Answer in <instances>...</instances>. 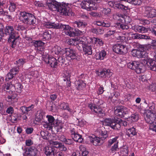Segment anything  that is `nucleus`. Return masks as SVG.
I'll use <instances>...</instances> for the list:
<instances>
[{"label":"nucleus","instance_id":"obj_1","mask_svg":"<svg viewBox=\"0 0 156 156\" xmlns=\"http://www.w3.org/2000/svg\"><path fill=\"white\" fill-rule=\"evenodd\" d=\"M19 19L20 22L28 25L35 26L37 24L36 19L32 14L25 11L20 12Z\"/></svg>","mask_w":156,"mask_h":156},{"label":"nucleus","instance_id":"obj_2","mask_svg":"<svg viewBox=\"0 0 156 156\" xmlns=\"http://www.w3.org/2000/svg\"><path fill=\"white\" fill-rule=\"evenodd\" d=\"M128 67L132 70H133L138 74L143 73L145 69L144 64L138 61H132L127 63Z\"/></svg>","mask_w":156,"mask_h":156},{"label":"nucleus","instance_id":"obj_3","mask_svg":"<svg viewBox=\"0 0 156 156\" xmlns=\"http://www.w3.org/2000/svg\"><path fill=\"white\" fill-rule=\"evenodd\" d=\"M114 109L115 114L121 118L124 117L125 115L128 114L130 112L129 109L123 106L115 107Z\"/></svg>","mask_w":156,"mask_h":156},{"label":"nucleus","instance_id":"obj_4","mask_svg":"<svg viewBox=\"0 0 156 156\" xmlns=\"http://www.w3.org/2000/svg\"><path fill=\"white\" fill-rule=\"evenodd\" d=\"M57 29L64 31L66 35L70 37H73L75 35V33L73 31V28L68 25H63L61 23H58Z\"/></svg>","mask_w":156,"mask_h":156},{"label":"nucleus","instance_id":"obj_5","mask_svg":"<svg viewBox=\"0 0 156 156\" xmlns=\"http://www.w3.org/2000/svg\"><path fill=\"white\" fill-rule=\"evenodd\" d=\"M57 11L63 15L69 16L71 14V10L66 4L59 3Z\"/></svg>","mask_w":156,"mask_h":156},{"label":"nucleus","instance_id":"obj_6","mask_svg":"<svg viewBox=\"0 0 156 156\" xmlns=\"http://www.w3.org/2000/svg\"><path fill=\"white\" fill-rule=\"evenodd\" d=\"M103 123L106 126H110L112 128L114 129L118 130L120 128V125L117 124V120H115L111 118L106 119Z\"/></svg>","mask_w":156,"mask_h":156},{"label":"nucleus","instance_id":"obj_7","mask_svg":"<svg viewBox=\"0 0 156 156\" xmlns=\"http://www.w3.org/2000/svg\"><path fill=\"white\" fill-rule=\"evenodd\" d=\"M112 49L114 52L120 55H123L127 52V48L126 46L120 44L114 45Z\"/></svg>","mask_w":156,"mask_h":156},{"label":"nucleus","instance_id":"obj_8","mask_svg":"<svg viewBox=\"0 0 156 156\" xmlns=\"http://www.w3.org/2000/svg\"><path fill=\"white\" fill-rule=\"evenodd\" d=\"M145 119L147 122L150 124L156 121L155 113L150 112L147 111L145 112L144 114Z\"/></svg>","mask_w":156,"mask_h":156},{"label":"nucleus","instance_id":"obj_9","mask_svg":"<svg viewBox=\"0 0 156 156\" xmlns=\"http://www.w3.org/2000/svg\"><path fill=\"white\" fill-rule=\"evenodd\" d=\"M25 152L23 156H37L38 150L35 147L32 146L24 149Z\"/></svg>","mask_w":156,"mask_h":156},{"label":"nucleus","instance_id":"obj_10","mask_svg":"<svg viewBox=\"0 0 156 156\" xmlns=\"http://www.w3.org/2000/svg\"><path fill=\"white\" fill-rule=\"evenodd\" d=\"M131 55L134 57H137L138 58H145L147 56V53L141 49H133L131 52Z\"/></svg>","mask_w":156,"mask_h":156},{"label":"nucleus","instance_id":"obj_11","mask_svg":"<svg viewBox=\"0 0 156 156\" xmlns=\"http://www.w3.org/2000/svg\"><path fill=\"white\" fill-rule=\"evenodd\" d=\"M119 2L112 1H109L108 2V5L111 7L115 6V7L118 9H120L122 11H126L129 9L128 6H125L121 3V2Z\"/></svg>","mask_w":156,"mask_h":156},{"label":"nucleus","instance_id":"obj_12","mask_svg":"<svg viewBox=\"0 0 156 156\" xmlns=\"http://www.w3.org/2000/svg\"><path fill=\"white\" fill-rule=\"evenodd\" d=\"M55 129L57 132H63L65 131L66 124L62 121L57 120L55 123Z\"/></svg>","mask_w":156,"mask_h":156},{"label":"nucleus","instance_id":"obj_13","mask_svg":"<svg viewBox=\"0 0 156 156\" xmlns=\"http://www.w3.org/2000/svg\"><path fill=\"white\" fill-rule=\"evenodd\" d=\"M145 16L153 18L156 16V10L150 7H146L144 13Z\"/></svg>","mask_w":156,"mask_h":156},{"label":"nucleus","instance_id":"obj_14","mask_svg":"<svg viewBox=\"0 0 156 156\" xmlns=\"http://www.w3.org/2000/svg\"><path fill=\"white\" fill-rule=\"evenodd\" d=\"M4 34L9 36V37L13 38L15 37V31L12 26H6L4 29Z\"/></svg>","mask_w":156,"mask_h":156},{"label":"nucleus","instance_id":"obj_15","mask_svg":"<svg viewBox=\"0 0 156 156\" xmlns=\"http://www.w3.org/2000/svg\"><path fill=\"white\" fill-rule=\"evenodd\" d=\"M89 138L90 142L95 146L101 145L104 143V141L99 137L93 135L90 136Z\"/></svg>","mask_w":156,"mask_h":156},{"label":"nucleus","instance_id":"obj_16","mask_svg":"<svg viewBox=\"0 0 156 156\" xmlns=\"http://www.w3.org/2000/svg\"><path fill=\"white\" fill-rule=\"evenodd\" d=\"M46 3L49 9L53 11H57L59 3L55 1L51 2L50 0H49L47 1Z\"/></svg>","mask_w":156,"mask_h":156},{"label":"nucleus","instance_id":"obj_17","mask_svg":"<svg viewBox=\"0 0 156 156\" xmlns=\"http://www.w3.org/2000/svg\"><path fill=\"white\" fill-rule=\"evenodd\" d=\"M44 61L46 63L49 64L51 67L56 68L57 66V60L55 58L48 57L45 59Z\"/></svg>","mask_w":156,"mask_h":156},{"label":"nucleus","instance_id":"obj_18","mask_svg":"<svg viewBox=\"0 0 156 156\" xmlns=\"http://www.w3.org/2000/svg\"><path fill=\"white\" fill-rule=\"evenodd\" d=\"M88 107L92 111L96 113L101 114L103 113L102 109L98 105H96L92 103L88 105Z\"/></svg>","mask_w":156,"mask_h":156},{"label":"nucleus","instance_id":"obj_19","mask_svg":"<svg viewBox=\"0 0 156 156\" xmlns=\"http://www.w3.org/2000/svg\"><path fill=\"white\" fill-rule=\"evenodd\" d=\"M98 73V75L102 78H110L112 75V73L109 69H103Z\"/></svg>","mask_w":156,"mask_h":156},{"label":"nucleus","instance_id":"obj_20","mask_svg":"<svg viewBox=\"0 0 156 156\" xmlns=\"http://www.w3.org/2000/svg\"><path fill=\"white\" fill-rule=\"evenodd\" d=\"M51 143L53 145V147L56 148H59L61 151H66L67 150V148L61 143L57 141H53Z\"/></svg>","mask_w":156,"mask_h":156},{"label":"nucleus","instance_id":"obj_21","mask_svg":"<svg viewBox=\"0 0 156 156\" xmlns=\"http://www.w3.org/2000/svg\"><path fill=\"white\" fill-rule=\"evenodd\" d=\"M56 152V151L53 147H47L45 148V154L47 156H55Z\"/></svg>","mask_w":156,"mask_h":156},{"label":"nucleus","instance_id":"obj_22","mask_svg":"<svg viewBox=\"0 0 156 156\" xmlns=\"http://www.w3.org/2000/svg\"><path fill=\"white\" fill-rule=\"evenodd\" d=\"M65 52L67 57H70L71 59H74L76 58V54L75 51L73 50L70 48H67Z\"/></svg>","mask_w":156,"mask_h":156},{"label":"nucleus","instance_id":"obj_23","mask_svg":"<svg viewBox=\"0 0 156 156\" xmlns=\"http://www.w3.org/2000/svg\"><path fill=\"white\" fill-rule=\"evenodd\" d=\"M132 37L134 39H150V36L144 34H140L137 33L132 34Z\"/></svg>","mask_w":156,"mask_h":156},{"label":"nucleus","instance_id":"obj_24","mask_svg":"<svg viewBox=\"0 0 156 156\" xmlns=\"http://www.w3.org/2000/svg\"><path fill=\"white\" fill-rule=\"evenodd\" d=\"M95 24L98 26H102L103 27H108L110 26V23L106 20H98L94 21Z\"/></svg>","mask_w":156,"mask_h":156},{"label":"nucleus","instance_id":"obj_25","mask_svg":"<svg viewBox=\"0 0 156 156\" xmlns=\"http://www.w3.org/2000/svg\"><path fill=\"white\" fill-rule=\"evenodd\" d=\"M133 29L136 32L144 33L147 31V30L142 26L136 25L133 27Z\"/></svg>","mask_w":156,"mask_h":156},{"label":"nucleus","instance_id":"obj_26","mask_svg":"<svg viewBox=\"0 0 156 156\" xmlns=\"http://www.w3.org/2000/svg\"><path fill=\"white\" fill-rule=\"evenodd\" d=\"M118 2L124 1L127 2L134 5H139L142 3L141 0H116Z\"/></svg>","mask_w":156,"mask_h":156},{"label":"nucleus","instance_id":"obj_27","mask_svg":"<svg viewBox=\"0 0 156 156\" xmlns=\"http://www.w3.org/2000/svg\"><path fill=\"white\" fill-rule=\"evenodd\" d=\"M34 108V105H32L27 107L25 106H21L20 108V110L23 114H25L27 115H28V112L32 110V109Z\"/></svg>","mask_w":156,"mask_h":156},{"label":"nucleus","instance_id":"obj_28","mask_svg":"<svg viewBox=\"0 0 156 156\" xmlns=\"http://www.w3.org/2000/svg\"><path fill=\"white\" fill-rule=\"evenodd\" d=\"M76 42L75 45L77 49L80 50H81L82 48L83 49L86 43L81 39L77 40Z\"/></svg>","mask_w":156,"mask_h":156},{"label":"nucleus","instance_id":"obj_29","mask_svg":"<svg viewBox=\"0 0 156 156\" xmlns=\"http://www.w3.org/2000/svg\"><path fill=\"white\" fill-rule=\"evenodd\" d=\"M42 37V39L43 41L51 39L52 37L51 31H46L43 33Z\"/></svg>","mask_w":156,"mask_h":156},{"label":"nucleus","instance_id":"obj_30","mask_svg":"<svg viewBox=\"0 0 156 156\" xmlns=\"http://www.w3.org/2000/svg\"><path fill=\"white\" fill-rule=\"evenodd\" d=\"M137 132L135 128L133 127L128 129L126 131V134L129 137H132L136 135Z\"/></svg>","mask_w":156,"mask_h":156},{"label":"nucleus","instance_id":"obj_31","mask_svg":"<svg viewBox=\"0 0 156 156\" xmlns=\"http://www.w3.org/2000/svg\"><path fill=\"white\" fill-rule=\"evenodd\" d=\"M58 24V23H54L47 22L44 23V26L48 28H53L57 29Z\"/></svg>","mask_w":156,"mask_h":156},{"label":"nucleus","instance_id":"obj_32","mask_svg":"<svg viewBox=\"0 0 156 156\" xmlns=\"http://www.w3.org/2000/svg\"><path fill=\"white\" fill-rule=\"evenodd\" d=\"M43 112L42 110L37 111L35 115V118L36 121L39 122L41 121L43 118Z\"/></svg>","mask_w":156,"mask_h":156},{"label":"nucleus","instance_id":"obj_33","mask_svg":"<svg viewBox=\"0 0 156 156\" xmlns=\"http://www.w3.org/2000/svg\"><path fill=\"white\" fill-rule=\"evenodd\" d=\"M75 27L76 26L79 28H82L85 27L87 25V23L84 22H83L81 20L75 21L73 23Z\"/></svg>","mask_w":156,"mask_h":156},{"label":"nucleus","instance_id":"obj_34","mask_svg":"<svg viewBox=\"0 0 156 156\" xmlns=\"http://www.w3.org/2000/svg\"><path fill=\"white\" fill-rule=\"evenodd\" d=\"M73 140L74 141L81 143L83 140V139L82 138V136L76 133L74 135H73L72 137Z\"/></svg>","mask_w":156,"mask_h":156},{"label":"nucleus","instance_id":"obj_35","mask_svg":"<svg viewBox=\"0 0 156 156\" xmlns=\"http://www.w3.org/2000/svg\"><path fill=\"white\" fill-rule=\"evenodd\" d=\"M76 84L77 89L79 90H82L86 86V84L81 80L77 81L76 82Z\"/></svg>","mask_w":156,"mask_h":156},{"label":"nucleus","instance_id":"obj_36","mask_svg":"<svg viewBox=\"0 0 156 156\" xmlns=\"http://www.w3.org/2000/svg\"><path fill=\"white\" fill-rule=\"evenodd\" d=\"M84 51L86 54L88 55H91L92 53V47L90 45H89L87 44H86L85 46L83 49Z\"/></svg>","mask_w":156,"mask_h":156},{"label":"nucleus","instance_id":"obj_37","mask_svg":"<svg viewBox=\"0 0 156 156\" xmlns=\"http://www.w3.org/2000/svg\"><path fill=\"white\" fill-rule=\"evenodd\" d=\"M52 52H54L55 54L58 55H61L62 54V49L60 47L57 45L55 46L52 48Z\"/></svg>","mask_w":156,"mask_h":156},{"label":"nucleus","instance_id":"obj_38","mask_svg":"<svg viewBox=\"0 0 156 156\" xmlns=\"http://www.w3.org/2000/svg\"><path fill=\"white\" fill-rule=\"evenodd\" d=\"M90 0H86L83 1L80 4L81 8L83 9H86L88 10V7L89 6Z\"/></svg>","mask_w":156,"mask_h":156},{"label":"nucleus","instance_id":"obj_39","mask_svg":"<svg viewBox=\"0 0 156 156\" xmlns=\"http://www.w3.org/2000/svg\"><path fill=\"white\" fill-rule=\"evenodd\" d=\"M121 152L124 156H127L129 152L128 147L125 145L123 146L120 148Z\"/></svg>","mask_w":156,"mask_h":156},{"label":"nucleus","instance_id":"obj_40","mask_svg":"<svg viewBox=\"0 0 156 156\" xmlns=\"http://www.w3.org/2000/svg\"><path fill=\"white\" fill-rule=\"evenodd\" d=\"M106 55V52L104 50L102 51L98 54H97L96 55V58L101 60H103Z\"/></svg>","mask_w":156,"mask_h":156},{"label":"nucleus","instance_id":"obj_41","mask_svg":"<svg viewBox=\"0 0 156 156\" xmlns=\"http://www.w3.org/2000/svg\"><path fill=\"white\" fill-rule=\"evenodd\" d=\"M91 40L92 42H93L95 44H98L100 46H102L104 44L103 41L101 39L98 38L93 37V38H91Z\"/></svg>","mask_w":156,"mask_h":156},{"label":"nucleus","instance_id":"obj_42","mask_svg":"<svg viewBox=\"0 0 156 156\" xmlns=\"http://www.w3.org/2000/svg\"><path fill=\"white\" fill-rule=\"evenodd\" d=\"M60 107L62 109L67 110L70 112H73L72 109L69 108L68 104L67 103L65 102L62 103L60 105Z\"/></svg>","mask_w":156,"mask_h":156},{"label":"nucleus","instance_id":"obj_43","mask_svg":"<svg viewBox=\"0 0 156 156\" xmlns=\"http://www.w3.org/2000/svg\"><path fill=\"white\" fill-rule=\"evenodd\" d=\"M16 38L15 37L13 38H12L10 37H9L8 39V42L9 43H10V46L13 48H15L16 45Z\"/></svg>","mask_w":156,"mask_h":156},{"label":"nucleus","instance_id":"obj_44","mask_svg":"<svg viewBox=\"0 0 156 156\" xmlns=\"http://www.w3.org/2000/svg\"><path fill=\"white\" fill-rule=\"evenodd\" d=\"M117 27L122 30H126L129 29V26L126 24H122L120 23H116Z\"/></svg>","mask_w":156,"mask_h":156},{"label":"nucleus","instance_id":"obj_45","mask_svg":"<svg viewBox=\"0 0 156 156\" xmlns=\"http://www.w3.org/2000/svg\"><path fill=\"white\" fill-rule=\"evenodd\" d=\"M97 4L93 1V0H90L89 6L88 7V10H91L97 9Z\"/></svg>","mask_w":156,"mask_h":156},{"label":"nucleus","instance_id":"obj_46","mask_svg":"<svg viewBox=\"0 0 156 156\" xmlns=\"http://www.w3.org/2000/svg\"><path fill=\"white\" fill-rule=\"evenodd\" d=\"M107 131H101L100 132V134L99 137H100L101 139L103 141L105 139H106L108 136V134H107Z\"/></svg>","mask_w":156,"mask_h":156},{"label":"nucleus","instance_id":"obj_47","mask_svg":"<svg viewBox=\"0 0 156 156\" xmlns=\"http://www.w3.org/2000/svg\"><path fill=\"white\" fill-rule=\"evenodd\" d=\"M9 93L10 94V95H8L7 97V98L9 100H10L11 101H12L15 99L17 97V95L15 92L11 91H9Z\"/></svg>","mask_w":156,"mask_h":156},{"label":"nucleus","instance_id":"obj_48","mask_svg":"<svg viewBox=\"0 0 156 156\" xmlns=\"http://www.w3.org/2000/svg\"><path fill=\"white\" fill-rule=\"evenodd\" d=\"M32 43L34 44L35 47L36 48L43 46L44 44V43L41 41H32Z\"/></svg>","mask_w":156,"mask_h":156},{"label":"nucleus","instance_id":"obj_49","mask_svg":"<svg viewBox=\"0 0 156 156\" xmlns=\"http://www.w3.org/2000/svg\"><path fill=\"white\" fill-rule=\"evenodd\" d=\"M149 108L147 109H146L145 111V112H146L147 111H149L150 112H153V113H155V105L153 103L152 104H150L148 105Z\"/></svg>","mask_w":156,"mask_h":156},{"label":"nucleus","instance_id":"obj_50","mask_svg":"<svg viewBox=\"0 0 156 156\" xmlns=\"http://www.w3.org/2000/svg\"><path fill=\"white\" fill-rule=\"evenodd\" d=\"M118 138V137H115L114 138L108 141V147H110L112 144H114L117 142L119 143L118 141L117 140Z\"/></svg>","mask_w":156,"mask_h":156},{"label":"nucleus","instance_id":"obj_51","mask_svg":"<svg viewBox=\"0 0 156 156\" xmlns=\"http://www.w3.org/2000/svg\"><path fill=\"white\" fill-rule=\"evenodd\" d=\"M25 62V60L22 59H19L16 62L15 64L17 65V67H19L20 66H22Z\"/></svg>","mask_w":156,"mask_h":156},{"label":"nucleus","instance_id":"obj_52","mask_svg":"<svg viewBox=\"0 0 156 156\" xmlns=\"http://www.w3.org/2000/svg\"><path fill=\"white\" fill-rule=\"evenodd\" d=\"M16 90V91L19 93H20L23 89V86L20 83H17L15 86Z\"/></svg>","mask_w":156,"mask_h":156},{"label":"nucleus","instance_id":"obj_53","mask_svg":"<svg viewBox=\"0 0 156 156\" xmlns=\"http://www.w3.org/2000/svg\"><path fill=\"white\" fill-rule=\"evenodd\" d=\"M5 27L4 25L2 23H0V41L2 39V37L4 34V30Z\"/></svg>","mask_w":156,"mask_h":156},{"label":"nucleus","instance_id":"obj_54","mask_svg":"<svg viewBox=\"0 0 156 156\" xmlns=\"http://www.w3.org/2000/svg\"><path fill=\"white\" fill-rule=\"evenodd\" d=\"M10 5L9 8V10L10 12H13L15 11L16 8V4L11 2H10Z\"/></svg>","mask_w":156,"mask_h":156},{"label":"nucleus","instance_id":"obj_55","mask_svg":"<svg viewBox=\"0 0 156 156\" xmlns=\"http://www.w3.org/2000/svg\"><path fill=\"white\" fill-rule=\"evenodd\" d=\"M19 68L18 67H14L12 68L11 69L10 71L12 73H13L14 75H15L17 73H18L19 71Z\"/></svg>","mask_w":156,"mask_h":156},{"label":"nucleus","instance_id":"obj_56","mask_svg":"<svg viewBox=\"0 0 156 156\" xmlns=\"http://www.w3.org/2000/svg\"><path fill=\"white\" fill-rule=\"evenodd\" d=\"M131 119L133 121H137L139 118V115L138 114H133L131 116Z\"/></svg>","mask_w":156,"mask_h":156},{"label":"nucleus","instance_id":"obj_57","mask_svg":"<svg viewBox=\"0 0 156 156\" xmlns=\"http://www.w3.org/2000/svg\"><path fill=\"white\" fill-rule=\"evenodd\" d=\"M77 40L76 39H70L69 40L67 43L69 45H75L77 42Z\"/></svg>","mask_w":156,"mask_h":156},{"label":"nucleus","instance_id":"obj_58","mask_svg":"<svg viewBox=\"0 0 156 156\" xmlns=\"http://www.w3.org/2000/svg\"><path fill=\"white\" fill-rule=\"evenodd\" d=\"M58 62L61 63L62 65L64 64H66L65 58L64 57L60 56L58 58Z\"/></svg>","mask_w":156,"mask_h":156},{"label":"nucleus","instance_id":"obj_59","mask_svg":"<svg viewBox=\"0 0 156 156\" xmlns=\"http://www.w3.org/2000/svg\"><path fill=\"white\" fill-rule=\"evenodd\" d=\"M118 144L117 142L114 144V145L112 146L111 150L112 153H114L118 149Z\"/></svg>","mask_w":156,"mask_h":156},{"label":"nucleus","instance_id":"obj_60","mask_svg":"<svg viewBox=\"0 0 156 156\" xmlns=\"http://www.w3.org/2000/svg\"><path fill=\"white\" fill-rule=\"evenodd\" d=\"M150 124V129L156 132V121Z\"/></svg>","mask_w":156,"mask_h":156},{"label":"nucleus","instance_id":"obj_61","mask_svg":"<svg viewBox=\"0 0 156 156\" xmlns=\"http://www.w3.org/2000/svg\"><path fill=\"white\" fill-rule=\"evenodd\" d=\"M117 124H118L120 125V127L122 125L124 126H126L127 125V122L126 121H123L121 119L117 120Z\"/></svg>","mask_w":156,"mask_h":156},{"label":"nucleus","instance_id":"obj_62","mask_svg":"<svg viewBox=\"0 0 156 156\" xmlns=\"http://www.w3.org/2000/svg\"><path fill=\"white\" fill-rule=\"evenodd\" d=\"M47 118L48 119V120L49 122L50 123H53L55 120L54 117L50 115H48L46 116Z\"/></svg>","mask_w":156,"mask_h":156},{"label":"nucleus","instance_id":"obj_63","mask_svg":"<svg viewBox=\"0 0 156 156\" xmlns=\"http://www.w3.org/2000/svg\"><path fill=\"white\" fill-rule=\"evenodd\" d=\"M41 137L44 139H47V138L48 133L47 132L41 131Z\"/></svg>","mask_w":156,"mask_h":156},{"label":"nucleus","instance_id":"obj_64","mask_svg":"<svg viewBox=\"0 0 156 156\" xmlns=\"http://www.w3.org/2000/svg\"><path fill=\"white\" fill-rule=\"evenodd\" d=\"M34 5L38 7H43L44 6L43 3L40 1H36L34 2Z\"/></svg>","mask_w":156,"mask_h":156}]
</instances>
